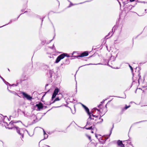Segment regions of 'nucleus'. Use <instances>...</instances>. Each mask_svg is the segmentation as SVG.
Instances as JSON below:
<instances>
[{"label":"nucleus","mask_w":147,"mask_h":147,"mask_svg":"<svg viewBox=\"0 0 147 147\" xmlns=\"http://www.w3.org/2000/svg\"><path fill=\"white\" fill-rule=\"evenodd\" d=\"M6 26V25H4L3 26H0V28H1V27H3V26Z\"/></svg>","instance_id":"nucleus-45"},{"label":"nucleus","mask_w":147,"mask_h":147,"mask_svg":"<svg viewBox=\"0 0 147 147\" xmlns=\"http://www.w3.org/2000/svg\"><path fill=\"white\" fill-rule=\"evenodd\" d=\"M3 117L4 118V119H3V120L1 121V123H2V124H3V123H4L5 124H5H6L7 125H5V127L9 129H13L16 130L17 132L22 137V138H24V134L25 132H27L30 136H32V135L30 134L27 130L24 129L20 128L17 127H14V125H13V123H16L19 122H21V121H12L9 123V124L8 125L7 123L5 121V120H8V119L7 117L6 116L5 117L3 116Z\"/></svg>","instance_id":"nucleus-1"},{"label":"nucleus","mask_w":147,"mask_h":147,"mask_svg":"<svg viewBox=\"0 0 147 147\" xmlns=\"http://www.w3.org/2000/svg\"><path fill=\"white\" fill-rule=\"evenodd\" d=\"M113 31H112L111 32H110L108 34V35H110L111 34V36L113 34V33H112Z\"/></svg>","instance_id":"nucleus-33"},{"label":"nucleus","mask_w":147,"mask_h":147,"mask_svg":"<svg viewBox=\"0 0 147 147\" xmlns=\"http://www.w3.org/2000/svg\"><path fill=\"white\" fill-rule=\"evenodd\" d=\"M69 59H67L66 60V61H69Z\"/></svg>","instance_id":"nucleus-52"},{"label":"nucleus","mask_w":147,"mask_h":147,"mask_svg":"<svg viewBox=\"0 0 147 147\" xmlns=\"http://www.w3.org/2000/svg\"><path fill=\"white\" fill-rule=\"evenodd\" d=\"M114 127V124H113V127H112V128H111V131H110V135H111V132H112V130L113 129V128Z\"/></svg>","instance_id":"nucleus-35"},{"label":"nucleus","mask_w":147,"mask_h":147,"mask_svg":"<svg viewBox=\"0 0 147 147\" xmlns=\"http://www.w3.org/2000/svg\"><path fill=\"white\" fill-rule=\"evenodd\" d=\"M130 2H133L135 1V0H129Z\"/></svg>","instance_id":"nucleus-43"},{"label":"nucleus","mask_w":147,"mask_h":147,"mask_svg":"<svg viewBox=\"0 0 147 147\" xmlns=\"http://www.w3.org/2000/svg\"><path fill=\"white\" fill-rule=\"evenodd\" d=\"M117 144L120 147H125L124 144H123L122 141L119 140L117 141Z\"/></svg>","instance_id":"nucleus-9"},{"label":"nucleus","mask_w":147,"mask_h":147,"mask_svg":"<svg viewBox=\"0 0 147 147\" xmlns=\"http://www.w3.org/2000/svg\"><path fill=\"white\" fill-rule=\"evenodd\" d=\"M88 55V52L87 51H86L82 53L80 55H79L78 57H83L87 56Z\"/></svg>","instance_id":"nucleus-7"},{"label":"nucleus","mask_w":147,"mask_h":147,"mask_svg":"<svg viewBox=\"0 0 147 147\" xmlns=\"http://www.w3.org/2000/svg\"><path fill=\"white\" fill-rule=\"evenodd\" d=\"M26 12H27V11H25L24 12V13H26Z\"/></svg>","instance_id":"nucleus-58"},{"label":"nucleus","mask_w":147,"mask_h":147,"mask_svg":"<svg viewBox=\"0 0 147 147\" xmlns=\"http://www.w3.org/2000/svg\"><path fill=\"white\" fill-rule=\"evenodd\" d=\"M3 82L7 85H9V86H11V85L10 84H9L8 82H7L5 80V81H3Z\"/></svg>","instance_id":"nucleus-24"},{"label":"nucleus","mask_w":147,"mask_h":147,"mask_svg":"<svg viewBox=\"0 0 147 147\" xmlns=\"http://www.w3.org/2000/svg\"><path fill=\"white\" fill-rule=\"evenodd\" d=\"M147 121V120H144V121H140L139 122H137L136 123H141V122H144V121Z\"/></svg>","instance_id":"nucleus-34"},{"label":"nucleus","mask_w":147,"mask_h":147,"mask_svg":"<svg viewBox=\"0 0 147 147\" xmlns=\"http://www.w3.org/2000/svg\"><path fill=\"white\" fill-rule=\"evenodd\" d=\"M140 78H141V76H139V78L138 80V82L139 83V82H140Z\"/></svg>","instance_id":"nucleus-37"},{"label":"nucleus","mask_w":147,"mask_h":147,"mask_svg":"<svg viewBox=\"0 0 147 147\" xmlns=\"http://www.w3.org/2000/svg\"><path fill=\"white\" fill-rule=\"evenodd\" d=\"M146 10H147V9H145V11H146Z\"/></svg>","instance_id":"nucleus-56"},{"label":"nucleus","mask_w":147,"mask_h":147,"mask_svg":"<svg viewBox=\"0 0 147 147\" xmlns=\"http://www.w3.org/2000/svg\"><path fill=\"white\" fill-rule=\"evenodd\" d=\"M7 89L10 92L14 94V95H18V94L17 93H16V92L13 91H11L10 90L8 89V87H7Z\"/></svg>","instance_id":"nucleus-16"},{"label":"nucleus","mask_w":147,"mask_h":147,"mask_svg":"<svg viewBox=\"0 0 147 147\" xmlns=\"http://www.w3.org/2000/svg\"><path fill=\"white\" fill-rule=\"evenodd\" d=\"M22 94L24 96V97L26 98L28 100H31L32 99V97L30 96V95L25 93L24 92H22Z\"/></svg>","instance_id":"nucleus-5"},{"label":"nucleus","mask_w":147,"mask_h":147,"mask_svg":"<svg viewBox=\"0 0 147 147\" xmlns=\"http://www.w3.org/2000/svg\"><path fill=\"white\" fill-rule=\"evenodd\" d=\"M76 53V52L75 51H74L73 52L72 54V55H73V54H74L75 53Z\"/></svg>","instance_id":"nucleus-41"},{"label":"nucleus","mask_w":147,"mask_h":147,"mask_svg":"<svg viewBox=\"0 0 147 147\" xmlns=\"http://www.w3.org/2000/svg\"><path fill=\"white\" fill-rule=\"evenodd\" d=\"M23 125L25 127H27L28 126V125H24V124H23Z\"/></svg>","instance_id":"nucleus-39"},{"label":"nucleus","mask_w":147,"mask_h":147,"mask_svg":"<svg viewBox=\"0 0 147 147\" xmlns=\"http://www.w3.org/2000/svg\"><path fill=\"white\" fill-rule=\"evenodd\" d=\"M48 85V84H47L46 85L45 87H46Z\"/></svg>","instance_id":"nucleus-51"},{"label":"nucleus","mask_w":147,"mask_h":147,"mask_svg":"<svg viewBox=\"0 0 147 147\" xmlns=\"http://www.w3.org/2000/svg\"><path fill=\"white\" fill-rule=\"evenodd\" d=\"M59 91V89L58 88H56L55 89L54 92L52 94V96L51 98V101L53 102H51L50 103V104L53 103L55 102L56 101L59 100L60 99L59 97H57L55 99H54L56 97V95L57 94Z\"/></svg>","instance_id":"nucleus-2"},{"label":"nucleus","mask_w":147,"mask_h":147,"mask_svg":"<svg viewBox=\"0 0 147 147\" xmlns=\"http://www.w3.org/2000/svg\"><path fill=\"white\" fill-rule=\"evenodd\" d=\"M45 139H47L48 137V135L46 134H45V135H44Z\"/></svg>","instance_id":"nucleus-28"},{"label":"nucleus","mask_w":147,"mask_h":147,"mask_svg":"<svg viewBox=\"0 0 147 147\" xmlns=\"http://www.w3.org/2000/svg\"><path fill=\"white\" fill-rule=\"evenodd\" d=\"M55 36H54V37H53V39H52L51 40H50V41H47V42H46V44H49V43H50V42H51L53 40V39H54V38Z\"/></svg>","instance_id":"nucleus-18"},{"label":"nucleus","mask_w":147,"mask_h":147,"mask_svg":"<svg viewBox=\"0 0 147 147\" xmlns=\"http://www.w3.org/2000/svg\"><path fill=\"white\" fill-rule=\"evenodd\" d=\"M62 56L63 57V59L65 57H69V56L66 53H63L61 54Z\"/></svg>","instance_id":"nucleus-13"},{"label":"nucleus","mask_w":147,"mask_h":147,"mask_svg":"<svg viewBox=\"0 0 147 147\" xmlns=\"http://www.w3.org/2000/svg\"><path fill=\"white\" fill-rule=\"evenodd\" d=\"M72 113L73 114H74V113Z\"/></svg>","instance_id":"nucleus-61"},{"label":"nucleus","mask_w":147,"mask_h":147,"mask_svg":"<svg viewBox=\"0 0 147 147\" xmlns=\"http://www.w3.org/2000/svg\"><path fill=\"white\" fill-rule=\"evenodd\" d=\"M105 107L107 108V105H105Z\"/></svg>","instance_id":"nucleus-57"},{"label":"nucleus","mask_w":147,"mask_h":147,"mask_svg":"<svg viewBox=\"0 0 147 147\" xmlns=\"http://www.w3.org/2000/svg\"><path fill=\"white\" fill-rule=\"evenodd\" d=\"M91 133H94V132L93 131H91Z\"/></svg>","instance_id":"nucleus-55"},{"label":"nucleus","mask_w":147,"mask_h":147,"mask_svg":"<svg viewBox=\"0 0 147 147\" xmlns=\"http://www.w3.org/2000/svg\"><path fill=\"white\" fill-rule=\"evenodd\" d=\"M22 13H21V14L17 18H15V19H12V20H13V21H15L16 20H18V18H19V17L22 14Z\"/></svg>","instance_id":"nucleus-26"},{"label":"nucleus","mask_w":147,"mask_h":147,"mask_svg":"<svg viewBox=\"0 0 147 147\" xmlns=\"http://www.w3.org/2000/svg\"><path fill=\"white\" fill-rule=\"evenodd\" d=\"M68 1L70 2V4H69V5L68 7V8L70 7L71 6H73L74 5H76L79 4H82L84 3L85 2H89V1H85V2H83L80 3H78V4H73L71 2H70L68 0Z\"/></svg>","instance_id":"nucleus-11"},{"label":"nucleus","mask_w":147,"mask_h":147,"mask_svg":"<svg viewBox=\"0 0 147 147\" xmlns=\"http://www.w3.org/2000/svg\"><path fill=\"white\" fill-rule=\"evenodd\" d=\"M129 1L128 0H126L125 1H123V3L124 5H125L128 3V1Z\"/></svg>","instance_id":"nucleus-19"},{"label":"nucleus","mask_w":147,"mask_h":147,"mask_svg":"<svg viewBox=\"0 0 147 147\" xmlns=\"http://www.w3.org/2000/svg\"><path fill=\"white\" fill-rule=\"evenodd\" d=\"M54 71L53 70H49L48 72V74H49L50 75V77H51L52 76V75L53 74Z\"/></svg>","instance_id":"nucleus-12"},{"label":"nucleus","mask_w":147,"mask_h":147,"mask_svg":"<svg viewBox=\"0 0 147 147\" xmlns=\"http://www.w3.org/2000/svg\"><path fill=\"white\" fill-rule=\"evenodd\" d=\"M86 136L88 138V139L90 141H91V136H89V135H86Z\"/></svg>","instance_id":"nucleus-20"},{"label":"nucleus","mask_w":147,"mask_h":147,"mask_svg":"<svg viewBox=\"0 0 147 147\" xmlns=\"http://www.w3.org/2000/svg\"><path fill=\"white\" fill-rule=\"evenodd\" d=\"M104 101H105V100H103L102 101V102H101V103H104Z\"/></svg>","instance_id":"nucleus-46"},{"label":"nucleus","mask_w":147,"mask_h":147,"mask_svg":"<svg viewBox=\"0 0 147 147\" xmlns=\"http://www.w3.org/2000/svg\"><path fill=\"white\" fill-rule=\"evenodd\" d=\"M127 8L128 10H131L132 8V6L131 5H127Z\"/></svg>","instance_id":"nucleus-15"},{"label":"nucleus","mask_w":147,"mask_h":147,"mask_svg":"<svg viewBox=\"0 0 147 147\" xmlns=\"http://www.w3.org/2000/svg\"><path fill=\"white\" fill-rule=\"evenodd\" d=\"M36 106L37 107L39 110H40L43 108V104L41 102H39L38 103L36 104Z\"/></svg>","instance_id":"nucleus-6"},{"label":"nucleus","mask_w":147,"mask_h":147,"mask_svg":"<svg viewBox=\"0 0 147 147\" xmlns=\"http://www.w3.org/2000/svg\"><path fill=\"white\" fill-rule=\"evenodd\" d=\"M97 138V139H98V140H99V138L100 137H101V136L100 135H96L95 136Z\"/></svg>","instance_id":"nucleus-21"},{"label":"nucleus","mask_w":147,"mask_h":147,"mask_svg":"<svg viewBox=\"0 0 147 147\" xmlns=\"http://www.w3.org/2000/svg\"><path fill=\"white\" fill-rule=\"evenodd\" d=\"M101 105V104H100L98 106V107H99Z\"/></svg>","instance_id":"nucleus-47"},{"label":"nucleus","mask_w":147,"mask_h":147,"mask_svg":"<svg viewBox=\"0 0 147 147\" xmlns=\"http://www.w3.org/2000/svg\"><path fill=\"white\" fill-rule=\"evenodd\" d=\"M73 101H75V100H74V99H73V101H70V102H74Z\"/></svg>","instance_id":"nucleus-42"},{"label":"nucleus","mask_w":147,"mask_h":147,"mask_svg":"<svg viewBox=\"0 0 147 147\" xmlns=\"http://www.w3.org/2000/svg\"><path fill=\"white\" fill-rule=\"evenodd\" d=\"M12 22H13V20H11L10 21V22H9V23L7 24H6L5 25H8V24H10Z\"/></svg>","instance_id":"nucleus-29"},{"label":"nucleus","mask_w":147,"mask_h":147,"mask_svg":"<svg viewBox=\"0 0 147 147\" xmlns=\"http://www.w3.org/2000/svg\"><path fill=\"white\" fill-rule=\"evenodd\" d=\"M49 48H51V49H53L54 50H55V48L54 47V45H53V46L52 47H49Z\"/></svg>","instance_id":"nucleus-22"},{"label":"nucleus","mask_w":147,"mask_h":147,"mask_svg":"<svg viewBox=\"0 0 147 147\" xmlns=\"http://www.w3.org/2000/svg\"><path fill=\"white\" fill-rule=\"evenodd\" d=\"M43 132H44V135H45V134H47L46 133V132H45V131L44 129H43Z\"/></svg>","instance_id":"nucleus-36"},{"label":"nucleus","mask_w":147,"mask_h":147,"mask_svg":"<svg viewBox=\"0 0 147 147\" xmlns=\"http://www.w3.org/2000/svg\"><path fill=\"white\" fill-rule=\"evenodd\" d=\"M100 147H103L102 146H101Z\"/></svg>","instance_id":"nucleus-60"},{"label":"nucleus","mask_w":147,"mask_h":147,"mask_svg":"<svg viewBox=\"0 0 147 147\" xmlns=\"http://www.w3.org/2000/svg\"><path fill=\"white\" fill-rule=\"evenodd\" d=\"M130 107V105L127 106V105H125V107L124 108L122 109L123 111H124V110H126V109H127L128 108H129Z\"/></svg>","instance_id":"nucleus-17"},{"label":"nucleus","mask_w":147,"mask_h":147,"mask_svg":"<svg viewBox=\"0 0 147 147\" xmlns=\"http://www.w3.org/2000/svg\"><path fill=\"white\" fill-rule=\"evenodd\" d=\"M78 56H79V55L73 56H71V57H76V58H78V57H78Z\"/></svg>","instance_id":"nucleus-31"},{"label":"nucleus","mask_w":147,"mask_h":147,"mask_svg":"<svg viewBox=\"0 0 147 147\" xmlns=\"http://www.w3.org/2000/svg\"><path fill=\"white\" fill-rule=\"evenodd\" d=\"M46 43V41H43L41 43L42 45H44Z\"/></svg>","instance_id":"nucleus-30"},{"label":"nucleus","mask_w":147,"mask_h":147,"mask_svg":"<svg viewBox=\"0 0 147 147\" xmlns=\"http://www.w3.org/2000/svg\"><path fill=\"white\" fill-rule=\"evenodd\" d=\"M126 97V96H125V97H123V98H125Z\"/></svg>","instance_id":"nucleus-53"},{"label":"nucleus","mask_w":147,"mask_h":147,"mask_svg":"<svg viewBox=\"0 0 147 147\" xmlns=\"http://www.w3.org/2000/svg\"><path fill=\"white\" fill-rule=\"evenodd\" d=\"M44 18H45V17H43V18H42V24H42V22H43V19H44Z\"/></svg>","instance_id":"nucleus-40"},{"label":"nucleus","mask_w":147,"mask_h":147,"mask_svg":"<svg viewBox=\"0 0 147 147\" xmlns=\"http://www.w3.org/2000/svg\"><path fill=\"white\" fill-rule=\"evenodd\" d=\"M99 119L100 120V121L98 122H97V123H101L103 121V119H100V117Z\"/></svg>","instance_id":"nucleus-23"},{"label":"nucleus","mask_w":147,"mask_h":147,"mask_svg":"<svg viewBox=\"0 0 147 147\" xmlns=\"http://www.w3.org/2000/svg\"><path fill=\"white\" fill-rule=\"evenodd\" d=\"M100 63L97 64H94V65H97V64H100Z\"/></svg>","instance_id":"nucleus-54"},{"label":"nucleus","mask_w":147,"mask_h":147,"mask_svg":"<svg viewBox=\"0 0 147 147\" xmlns=\"http://www.w3.org/2000/svg\"><path fill=\"white\" fill-rule=\"evenodd\" d=\"M87 125V124H86V126L84 127V128H86V129H92V127L91 126L90 127H87V126L89 125Z\"/></svg>","instance_id":"nucleus-14"},{"label":"nucleus","mask_w":147,"mask_h":147,"mask_svg":"<svg viewBox=\"0 0 147 147\" xmlns=\"http://www.w3.org/2000/svg\"><path fill=\"white\" fill-rule=\"evenodd\" d=\"M90 113H91V116H92L93 117H95L96 118H97L98 117V116L94 115L93 114H92V113H93V111H92V112L91 111Z\"/></svg>","instance_id":"nucleus-25"},{"label":"nucleus","mask_w":147,"mask_h":147,"mask_svg":"<svg viewBox=\"0 0 147 147\" xmlns=\"http://www.w3.org/2000/svg\"><path fill=\"white\" fill-rule=\"evenodd\" d=\"M94 109V110H97L98 111H99V110L98 109H97L96 108H95Z\"/></svg>","instance_id":"nucleus-38"},{"label":"nucleus","mask_w":147,"mask_h":147,"mask_svg":"<svg viewBox=\"0 0 147 147\" xmlns=\"http://www.w3.org/2000/svg\"><path fill=\"white\" fill-rule=\"evenodd\" d=\"M24 9H22L21 11L22 12H23L24 11Z\"/></svg>","instance_id":"nucleus-44"},{"label":"nucleus","mask_w":147,"mask_h":147,"mask_svg":"<svg viewBox=\"0 0 147 147\" xmlns=\"http://www.w3.org/2000/svg\"><path fill=\"white\" fill-rule=\"evenodd\" d=\"M8 70L9 71V69H8Z\"/></svg>","instance_id":"nucleus-59"},{"label":"nucleus","mask_w":147,"mask_h":147,"mask_svg":"<svg viewBox=\"0 0 147 147\" xmlns=\"http://www.w3.org/2000/svg\"><path fill=\"white\" fill-rule=\"evenodd\" d=\"M18 84V83H17L16 84H13L12 85H11V86H17Z\"/></svg>","instance_id":"nucleus-27"},{"label":"nucleus","mask_w":147,"mask_h":147,"mask_svg":"<svg viewBox=\"0 0 147 147\" xmlns=\"http://www.w3.org/2000/svg\"><path fill=\"white\" fill-rule=\"evenodd\" d=\"M118 2H119V3L120 6H121V3H120V2H119V1H118Z\"/></svg>","instance_id":"nucleus-48"},{"label":"nucleus","mask_w":147,"mask_h":147,"mask_svg":"<svg viewBox=\"0 0 147 147\" xmlns=\"http://www.w3.org/2000/svg\"><path fill=\"white\" fill-rule=\"evenodd\" d=\"M106 140L107 139L105 137H100L99 138V141L102 144H104Z\"/></svg>","instance_id":"nucleus-10"},{"label":"nucleus","mask_w":147,"mask_h":147,"mask_svg":"<svg viewBox=\"0 0 147 147\" xmlns=\"http://www.w3.org/2000/svg\"><path fill=\"white\" fill-rule=\"evenodd\" d=\"M63 57L61 55H59L57 58L56 61H55V63H58L62 59H63Z\"/></svg>","instance_id":"nucleus-8"},{"label":"nucleus","mask_w":147,"mask_h":147,"mask_svg":"<svg viewBox=\"0 0 147 147\" xmlns=\"http://www.w3.org/2000/svg\"><path fill=\"white\" fill-rule=\"evenodd\" d=\"M98 145V144H96V145H95V146H96H96H97V145Z\"/></svg>","instance_id":"nucleus-50"},{"label":"nucleus","mask_w":147,"mask_h":147,"mask_svg":"<svg viewBox=\"0 0 147 147\" xmlns=\"http://www.w3.org/2000/svg\"><path fill=\"white\" fill-rule=\"evenodd\" d=\"M26 116L28 117H31V119L33 120L34 121L33 123H35V120L37 119V117L35 115L33 114H32V113H31L30 114L27 113L26 114Z\"/></svg>","instance_id":"nucleus-4"},{"label":"nucleus","mask_w":147,"mask_h":147,"mask_svg":"<svg viewBox=\"0 0 147 147\" xmlns=\"http://www.w3.org/2000/svg\"><path fill=\"white\" fill-rule=\"evenodd\" d=\"M82 106L84 109H85L86 111V112L88 115L89 116V117L87 119V125H88L92 124L90 122V121L92 120H94V118H92L91 117V113H90L89 111V110L88 108L86 106L82 104Z\"/></svg>","instance_id":"nucleus-3"},{"label":"nucleus","mask_w":147,"mask_h":147,"mask_svg":"<svg viewBox=\"0 0 147 147\" xmlns=\"http://www.w3.org/2000/svg\"><path fill=\"white\" fill-rule=\"evenodd\" d=\"M129 66L131 70L132 71L133 70V69L132 67L130 65H129Z\"/></svg>","instance_id":"nucleus-32"},{"label":"nucleus","mask_w":147,"mask_h":147,"mask_svg":"<svg viewBox=\"0 0 147 147\" xmlns=\"http://www.w3.org/2000/svg\"><path fill=\"white\" fill-rule=\"evenodd\" d=\"M92 64L90 63V64H88L86 65H92Z\"/></svg>","instance_id":"nucleus-49"}]
</instances>
